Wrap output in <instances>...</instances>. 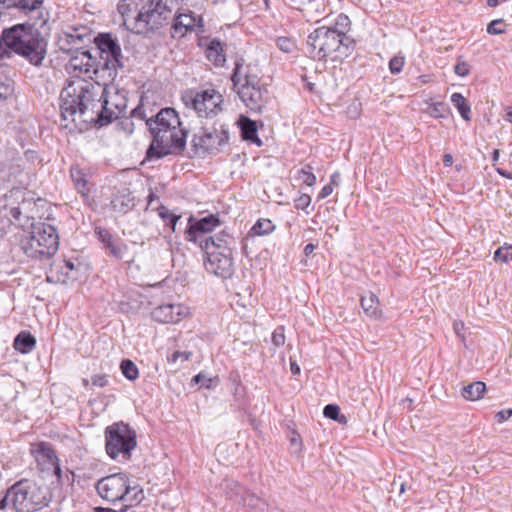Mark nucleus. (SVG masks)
<instances>
[{
  "mask_svg": "<svg viewBox=\"0 0 512 512\" xmlns=\"http://www.w3.org/2000/svg\"><path fill=\"white\" fill-rule=\"evenodd\" d=\"M113 81L92 83L74 80L60 93V115L62 121L77 127L81 123L103 127L123 116L127 109V91L112 84Z\"/></svg>",
  "mask_w": 512,
  "mask_h": 512,
  "instance_id": "nucleus-1",
  "label": "nucleus"
},
{
  "mask_svg": "<svg viewBox=\"0 0 512 512\" xmlns=\"http://www.w3.org/2000/svg\"><path fill=\"white\" fill-rule=\"evenodd\" d=\"M46 48L47 42L37 28L31 24H16L2 31L0 60L10 58L14 52L39 66L46 56Z\"/></svg>",
  "mask_w": 512,
  "mask_h": 512,
  "instance_id": "nucleus-2",
  "label": "nucleus"
},
{
  "mask_svg": "<svg viewBox=\"0 0 512 512\" xmlns=\"http://www.w3.org/2000/svg\"><path fill=\"white\" fill-rule=\"evenodd\" d=\"M230 79L233 92L244 106L252 113L261 114L269 101V91L260 69L239 56L234 61Z\"/></svg>",
  "mask_w": 512,
  "mask_h": 512,
  "instance_id": "nucleus-3",
  "label": "nucleus"
},
{
  "mask_svg": "<svg viewBox=\"0 0 512 512\" xmlns=\"http://www.w3.org/2000/svg\"><path fill=\"white\" fill-rule=\"evenodd\" d=\"M52 500L49 488L42 482L23 478L9 487L0 499V509L9 505L15 512H37Z\"/></svg>",
  "mask_w": 512,
  "mask_h": 512,
  "instance_id": "nucleus-4",
  "label": "nucleus"
},
{
  "mask_svg": "<svg viewBox=\"0 0 512 512\" xmlns=\"http://www.w3.org/2000/svg\"><path fill=\"white\" fill-rule=\"evenodd\" d=\"M355 41L351 37L340 36L328 26H320L307 37L306 45L310 56L319 61L329 58L342 61L355 49Z\"/></svg>",
  "mask_w": 512,
  "mask_h": 512,
  "instance_id": "nucleus-5",
  "label": "nucleus"
},
{
  "mask_svg": "<svg viewBox=\"0 0 512 512\" xmlns=\"http://www.w3.org/2000/svg\"><path fill=\"white\" fill-rule=\"evenodd\" d=\"M98 495L105 501H118L139 505L145 494L140 485H131L130 477L125 472H118L99 479L95 485Z\"/></svg>",
  "mask_w": 512,
  "mask_h": 512,
  "instance_id": "nucleus-6",
  "label": "nucleus"
},
{
  "mask_svg": "<svg viewBox=\"0 0 512 512\" xmlns=\"http://www.w3.org/2000/svg\"><path fill=\"white\" fill-rule=\"evenodd\" d=\"M95 43V55L100 64L97 70L101 75V80L114 81L118 74V69L124 66L123 55L119 41L112 33H98L93 38Z\"/></svg>",
  "mask_w": 512,
  "mask_h": 512,
  "instance_id": "nucleus-7",
  "label": "nucleus"
},
{
  "mask_svg": "<svg viewBox=\"0 0 512 512\" xmlns=\"http://www.w3.org/2000/svg\"><path fill=\"white\" fill-rule=\"evenodd\" d=\"M23 252L30 258H51L59 248V236L54 226L47 223L32 224V231L21 241Z\"/></svg>",
  "mask_w": 512,
  "mask_h": 512,
  "instance_id": "nucleus-8",
  "label": "nucleus"
},
{
  "mask_svg": "<svg viewBox=\"0 0 512 512\" xmlns=\"http://www.w3.org/2000/svg\"><path fill=\"white\" fill-rule=\"evenodd\" d=\"M229 126L216 120L211 127L202 126L191 138V150L195 156L217 155L229 143Z\"/></svg>",
  "mask_w": 512,
  "mask_h": 512,
  "instance_id": "nucleus-9",
  "label": "nucleus"
},
{
  "mask_svg": "<svg viewBox=\"0 0 512 512\" xmlns=\"http://www.w3.org/2000/svg\"><path fill=\"white\" fill-rule=\"evenodd\" d=\"M105 449L107 455L116 460L121 456L123 461L131 459L132 451L137 446L136 431L123 421L115 422L105 428Z\"/></svg>",
  "mask_w": 512,
  "mask_h": 512,
  "instance_id": "nucleus-10",
  "label": "nucleus"
},
{
  "mask_svg": "<svg viewBox=\"0 0 512 512\" xmlns=\"http://www.w3.org/2000/svg\"><path fill=\"white\" fill-rule=\"evenodd\" d=\"M188 130L182 126L166 130L162 133L155 131L151 135V143L146 150L145 159L158 160L168 155H182L186 148Z\"/></svg>",
  "mask_w": 512,
  "mask_h": 512,
  "instance_id": "nucleus-11",
  "label": "nucleus"
},
{
  "mask_svg": "<svg viewBox=\"0 0 512 512\" xmlns=\"http://www.w3.org/2000/svg\"><path fill=\"white\" fill-rule=\"evenodd\" d=\"M182 101L187 108L193 109L199 117L210 118L222 111L223 96L215 89L188 90L182 94Z\"/></svg>",
  "mask_w": 512,
  "mask_h": 512,
  "instance_id": "nucleus-12",
  "label": "nucleus"
},
{
  "mask_svg": "<svg viewBox=\"0 0 512 512\" xmlns=\"http://www.w3.org/2000/svg\"><path fill=\"white\" fill-rule=\"evenodd\" d=\"M71 57L66 69L76 80H85L82 76L95 79L93 83L101 82V75L98 73L100 64L97 61V56H94L89 50H81L70 52Z\"/></svg>",
  "mask_w": 512,
  "mask_h": 512,
  "instance_id": "nucleus-13",
  "label": "nucleus"
},
{
  "mask_svg": "<svg viewBox=\"0 0 512 512\" xmlns=\"http://www.w3.org/2000/svg\"><path fill=\"white\" fill-rule=\"evenodd\" d=\"M172 11L167 7V0H150L142 11L135 31L138 33L155 31L171 18Z\"/></svg>",
  "mask_w": 512,
  "mask_h": 512,
  "instance_id": "nucleus-14",
  "label": "nucleus"
},
{
  "mask_svg": "<svg viewBox=\"0 0 512 512\" xmlns=\"http://www.w3.org/2000/svg\"><path fill=\"white\" fill-rule=\"evenodd\" d=\"M172 17L170 35L173 39H182L188 34H202L205 32L204 21L201 15L191 10L177 11Z\"/></svg>",
  "mask_w": 512,
  "mask_h": 512,
  "instance_id": "nucleus-15",
  "label": "nucleus"
},
{
  "mask_svg": "<svg viewBox=\"0 0 512 512\" xmlns=\"http://www.w3.org/2000/svg\"><path fill=\"white\" fill-rule=\"evenodd\" d=\"M92 30L86 25L68 26L59 36L57 44L62 52L81 51L92 43Z\"/></svg>",
  "mask_w": 512,
  "mask_h": 512,
  "instance_id": "nucleus-16",
  "label": "nucleus"
},
{
  "mask_svg": "<svg viewBox=\"0 0 512 512\" xmlns=\"http://www.w3.org/2000/svg\"><path fill=\"white\" fill-rule=\"evenodd\" d=\"M220 224L221 221L217 214H209L200 219L191 215L188 218L184 237L188 242L200 245V240L207 238L206 234L212 232L215 228L219 227Z\"/></svg>",
  "mask_w": 512,
  "mask_h": 512,
  "instance_id": "nucleus-17",
  "label": "nucleus"
},
{
  "mask_svg": "<svg viewBox=\"0 0 512 512\" xmlns=\"http://www.w3.org/2000/svg\"><path fill=\"white\" fill-rule=\"evenodd\" d=\"M206 259L204 266L207 272L223 279H228L234 274L232 252L204 251Z\"/></svg>",
  "mask_w": 512,
  "mask_h": 512,
  "instance_id": "nucleus-18",
  "label": "nucleus"
},
{
  "mask_svg": "<svg viewBox=\"0 0 512 512\" xmlns=\"http://www.w3.org/2000/svg\"><path fill=\"white\" fill-rule=\"evenodd\" d=\"M146 126L150 135L155 134V131L162 133L163 130L176 129L182 126L178 112L172 107L160 109V111L146 120Z\"/></svg>",
  "mask_w": 512,
  "mask_h": 512,
  "instance_id": "nucleus-19",
  "label": "nucleus"
},
{
  "mask_svg": "<svg viewBox=\"0 0 512 512\" xmlns=\"http://www.w3.org/2000/svg\"><path fill=\"white\" fill-rule=\"evenodd\" d=\"M150 0H120L117 9L123 17L124 24L136 30L137 24L142 19V11L145 8V4Z\"/></svg>",
  "mask_w": 512,
  "mask_h": 512,
  "instance_id": "nucleus-20",
  "label": "nucleus"
},
{
  "mask_svg": "<svg viewBox=\"0 0 512 512\" xmlns=\"http://www.w3.org/2000/svg\"><path fill=\"white\" fill-rule=\"evenodd\" d=\"M95 233L110 256L118 260L124 259L128 246L122 240L114 238L105 228L97 227Z\"/></svg>",
  "mask_w": 512,
  "mask_h": 512,
  "instance_id": "nucleus-21",
  "label": "nucleus"
},
{
  "mask_svg": "<svg viewBox=\"0 0 512 512\" xmlns=\"http://www.w3.org/2000/svg\"><path fill=\"white\" fill-rule=\"evenodd\" d=\"M187 314V309L181 305L163 304L154 308L152 318L159 323H177Z\"/></svg>",
  "mask_w": 512,
  "mask_h": 512,
  "instance_id": "nucleus-22",
  "label": "nucleus"
},
{
  "mask_svg": "<svg viewBox=\"0 0 512 512\" xmlns=\"http://www.w3.org/2000/svg\"><path fill=\"white\" fill-rule=\"evenodd\" d=\"M235 243L234 238L222 231L215 236H208L204 240H200V248L202 251H221L232 252V245Z\"/></svg>",
  "mask_w": 512,
  "mask_h": 512,
  "instance_id": "nucleus-23",
  "label": "nucleus"
},
{
  "mask_svg": "<svg viewBox=\"0 0 512 512\" xmlns=\"http://www.w3.org/2000/svg\"><path fill=\"white\" fill-rule=\"evenodd\" d=\"M225 43L219 38H213L205 48L207 60L216 67H224L226 63Z\"/></svg>",
  "mask_w": 512,
  "mask_h": 512,
  "instance_id": "nucleus-24",
  "label": "nucleus"
},
{
  "mask_svg": "<svg viewBox=\"0 0 512 512\" xmlns=\"http://www.w3.org/2000/svg\"><path fill=\"white\" fill-rule=\"evenodd\" d=\"M243 140L256 144L258 147L262 145L261 139L258 137L257 122L251 120L245 115H240L237 121Z\"/></svg>",
  "mask_w": 512,
  "mask_h": 512,
  "instance_id": "nucleus-25",
  "label": "nucleus"
},
{
  "mask_svg": "<svg viewBox=\"0 0 512 512\" xmlns=\"http://www.w3.org/2000/svg\"><path fill=\"white\" fill-rule=\"evenodd\" d=\"M110 204L113 211L121 214L127 213L135 205L134 197L127 188L117 191V193L113 195Z\"/></svg>",
  "mask_w": 512,
  "mask_h": 512,
  "instance_id": "nucleus-26",
  "label": "nucleus"
},
{
  "mask_svg": "<svg viewBox=\"0 0 512 512\" xmlns=\"http://www.w3.org/2000/svg\"><path fill=\"white\" fill-rule=\"evenodd\" d=\"M220 489L236 504L239 503V500H243V494L246 493V488L233 479H224L220 484Z\"/></svg>",
  "mask_w": 512,
  "mask_h": 512,
  "instance_id": "nucleus-27",
  "label": "nucleus"
},
{
  "mask_svg": "<svg viewBox=\"0 0 512 512\" xmlns=\"http://www.w3.org/2000/svg\"><path fill=\"white\" fill-rule=\"evenodd\" d=\"M36 346V339L29 331H21L14 339L13 347L22 354L30 353Z\"/></svg>",
  "mask_w": 512,
  "mask_h": 512,
  "instance_id": "nucleus-28",
  "label": "nucleus"
},
{
  "mask_svg": "<svg viewBox=\"0 0 512 512\" xmlns=\"http://www.w3.org/2000/svg\"><path fill=\"white\" fill-rule=\"evenodd\" d=\"M70 176L77 192L82 196H88L90 189L87 174L79 167L72 166L70 169Z\"/></svg>",
  "mask_w": 512,
  "mask_h": 512,
  "instance_id": "nucleus-29",
  "label": "nucleus"
},
{
  "mask_svg": "<svg viewBox=\"0 0 512 512\" xmlns=\"http://www.w3.org/2000/svg\"><path fill=\"white\" fill-rule=\"evenodd\" d=\"M42 2L43 0H0V7L28 12L39 8Z\"/></svg>",
  "mask_w": 512,
  "mask_h": 512,
  "instance_id": "nucleus-30",
  "label": "nucleus"
},
{
  "mask_svg": "<svg viewBox=\"0 0 512 512\" xmlns=\"http://www.w3.org/2000/svg\"><path fill=\"white\" fill-rule=\"evenodd\" d=\"M485 391L486 384L482 381H476L464 386L461 390V395L466 400L476 401L482 397Z\"/></svg>",
  "mask_w": 512,
  "mask_h": 512,
  "instance_id": "nucleus-31",
  "label": "nucleus"
},
{
  "mask_svg": "<svg viewBox=\"0 0 512 512\" xmlns=\"http://www.w3.org/2000/svg\"><path fill=\"white\" fill-rule=\"evenodd\" d=\"M360 304L367 316L377 318L380 315L379 301L375 294L362 296Z\"/></svg>",
  "mask_w": 512,
  "mask_h": 512,
  "instance_id": "nucleus-32",
  "label": "nucleus"
},
{
  "mask_svg": "<svg viewBox=\"0 0 512 512\" xmlns=\"http://www.w3.org/2000/svg\"><path fill=\"white\" fill-rule=\"evenodd\" d=\"M451 102L458 109L461 117L466 121H470L471 109L466 98L461 93L455 92L451 95Z\"/></svg>",
  "mask_w": 512,
  "mask_h": 512,
  "instance_id": "nucleus-33",
  "label": "nucleus"
},
{
  "mask_svg": "<svg viewBox=\"0 0 512 512\" xmlns=\"http://www.w3.org/2000/svg\"><path fill=\"white\" fill-rule=\"evenodd\" d=\"M36 453L50 465L57 464V462H59V458L50 443L40 442L37 445Z\"/></svg>",
  "mask_w": 512,
  "mask_h": 512,
  "instance_id": "nucleus-34",
  "label": "nucleus"
},
{
  "mask_svg": "<svg viewBox=\"0 0 512 512\" xmlns=\"http://www.w3.org/2000/svg\"><path fill=\"white\" fill-rule=\"evenodd\" d=\"M328 27L330 29L336 31L340 36H343V38L349 37L347 35V33L351 29V21H350V18L346 14L341 13L336 17L334 25L328 26Z\"/></svg>",
  "mask_w": 512,
  "mask_h": 512,
  "instance_id": "nucleus-35",
  "label": "nucleus"
},
{
  "mask_svg": "<svg viewBox=\"0 0 512 512\" xmlns=\"http://www.w3.org/2000/svg\"><path fill=\"white\" fill-rule=\"evenodd\" d=\"M427 114L433 118H446L450 113V108L445 102L431 103L426 110Z\"/></svg>",
  "mask_w": 512,
  "mask_h": 512,
  "instance_id": "nucleus-36",
  "label": "nucleus"
},
{
  "mask_svg": "<svg viewBox=\"0 0 512 512\" xmlns=\"http://www.w3.org/2000/svg\"><path fill=\"white\" fill-rule=\"evenodd\" d=\"M158 215L159 217L165 221L166 225H168L171 228L172 232L176 231V226L178 221L181 219L180 215H176L165 206H160L158 208Z\"/></svg>",
  "mask_w": 512,
  "mask_h": 512,
  "instance_id": "nucleus-37",
  "label": "nucleus"
},
{
  "mask_svg": "<svg viewBox=\"0 0 512 512\" xmlns=\"http://www.w3.org/2000/svg\"><path fill=\"white\" fill-rule=\"evenodd\" d=\"M275 229L270 219H259L251 228V233L258 236L268 235Z\"/></svg>",
  "mask_w": 512,
  "mask_h": 512,
  "instance_id": "nucleus-38",
  "label": "nucleus"
},
{
  "mask_svg": "<svg viewBox=\"0 0 512 512\" xmlns=\"http://www.w3.org/2000/svg\"><path fill=\"white\" fill-rule=\"evenodd\" d=\"M122 374L128 379V380H136L139 376V371L135 363L130 359H124L121 362L120 365Z\"/></svg>",
  "mask_w": 512,
  "mask_h": 512,
  "instance_id": "nucleus-39",
  "label": "nucleus"
},
{
  "mask_svg": "<svg viewBox=\"0 0 512 512\" xmlns=\"http://www.w3.org/2000/svg\"><path fill=\"white\" fill-rule=\"evenodd\" d=\"M313 168L307 164L297 172V179L301 180L307 186H314L316 184V176L312 172Z\"/></svg>",
  "mask_w": 512,
  "mask_h": 512,
  "instance_id": "nucleus-40",
  "label": "nucleus"
},
{
  "mask_svg": "<svg viewBox=\"0 0 512 512\" xmlns=\"http://www.w3.org/2000/svg\"><path fill=\"white\" fill-rule=\"evenodd\" d=\"M62 266L66 269L65 277L61 278L60 276H57L54 278L53 275H48L47 280L49 282H61V283H67L69 279H74L75 277L71 276V272L75 269V264L71 260H62Z\"/></svg>",
  "mask_w": 512,
  "mask_h": 512,
  "instance_id": "nucleus-41",
  "label": "nucleus"
},
{
  "mask_svg": "<svg viewBox=\"0 0 512 512\" xmlns=\"http://www.w3.org/2000/svg\"><path fill=\"white\" fill-rule=\"evenodd\" d=\"M323 414L326 418L339 421H345V416L340 414V408L336 404H327L323 409Z\"/></svg>",
  "mask_w": 512,
  "mask_h": 512,
  "instance_id": "nucleus-42",
  "label": "nucleus"
},
{
  "mask_svg": "<svg viewBox=\"0 0 512 512\" xmlns=\"http://www.w3.org/2000/svg\"><path fill=\"white\" fill-rule=\"evenodd\" d=\"M192 382L195 384H200L201 387L211 389L215 386L217 379L207 377L205 373L200 372L192 378Z\"/></svg>",
  "mask_w": 512,
  "mask_h": 512,
  "instance_id": "nucleus-43",
  "label": "nucleus"
},
{
  "mask_svg": "<svg viewBox=\"0 0 512 512\" xmlns=\"http://www.w3.org/2000/svg\"><path fill=\"white\" fill-rule=\"evenodd\" d=\"M494 260L498 262L508 263L512 260V246L500 247L494 253Z\"/></svg>",
  "mask_w": 512,
  "mask_h": 512,
  "instance_id": "nucleus-44",
  "label": "nucleus"
},
{
  "mask_svg": "<svg viewBox=\"0 0 512 512\" xmlns=\"http://www.w3.org/2000/svg\"><path fill=\"white\" fill-rule=\"evenodd\" d=\"M261 499L254 493L246 489V493L243 494V500H239V505L257 508Z\"/></svg>",
  "mask_w": 512,
  "mask_h": 512,
  "instance_id": "nucleus-45",
  "label": "nucleus"
},
{
  "mask_svg": "<svg viewBox=\"0 0 512 512\" xmlns=\"http://www.w3.org/2000/svg\"><path fill=\"white\" fill-rule=\"evenodd\" d=\"M505 24L503 19H495L487 26V32L491 35H500L505 33Z\"/></svg>",
  "mask_w": 512,
  "mask_h": 512,
  "instance_id": "nucleus-46",
  "label": "nucleus"
},
{
  "mask_svg": "<svg viewBox=\"0 0 512 512\" xmlns=\"http://www.w3.org/2000/svg\"><path fill=\"white\" fill-rule=\"evenodd\" d=\"M405 64V58L403 56H394L389 61V70L392 74H399Z\"/></svg>",
  "mask_w": 512,
  "mask_h": 512,
  "instance_id": "nucleus-47",
  "label": "nucleus"
},
{
  "mask_svg": "<svg viewBox=\"0 0 512 512\" xmlns=\"http://www.w3.org/2000/svg\"><path fill=\"white\" fill-rule=\"evenodd\" d=\"M284 327L278 326L272 333V343L275 347H281L285 344Z\"/></svg>",
  "mask_w": 512,
  "mask_h": 512,
  "instance_id": "nucleus-48",
  "label": "nucleus"
},
{
  "mask_svg": "<svg viewBox=\"0 0 512 512\" xmlns=\"http://www.w3.org/2000/svg\"><path fill=\"white\" fill-rule=\"evenodd\" d=\"M311 204V197L308 194H301L294 200V207L297 210H305Z\"/></svg>",
  "mask_w": 512,
  "mask_h": 512,
  "instance_id": "nucleus-49",
  "label": "nucleus"
},
{
  "mask_svg": "<svg viewBox=\"0 0 512 512\" xmlns=\"http://www.w3.org/2000/svg\"><path fill=\"white\" fill-rule=\"evenodd\" d=\"M454 72L460 77H465L470 72V66L465 61H458V63L454 66Z\"/></svg>",
  "mask_w": 512,
  "mask_h": 512,
  "instance_id": "nucleus-50",
  "label": "nucleus"
},
{
  "mask_svg": "<svg viewBox=\"0 0 512 512\" xmlns=\"http://www.w3.org/2000/svg\"><path fill=\"white\" fill-rule=\"evenodd\" d=\"M192 352L190 351H175L171 356L168 357V362L176 363L178 359H182V361H187L191 358Z\"/></svg>",
  "mask_w": 512,
  "mask_h": 512,
  "instance_id": "nucleus-51",
  "label": "nucleus"
},
{
  "mask_svg": "<svg viewBox=\"0 0 512 512\" xmlns=\"http://www.w3.org/2000/svg\"><path fill=\"white\" fill-rule=\"evenodd\" d=\"M277 46L281 51L289 53L292 50L293 42L287 37H280L277 39Z\"/></svg>",
  "mask_w": 512,
  "mask_h": 512,
  "instance_id": "nucleus-52",
  "label": "nucleus"
},
{
  "mask_svg": "<svg viewBox=\"0 0 512 512\" xmlns=\"http://www.w3.org/2000/svg\"><path fill=\"white\" fill-rule=\"evenodd\" d=\"M284 3L290 7L291 9L297 10L299 12L303 11V7L309 3L311 0H283Z\"/></svg>",
  "mask_w": 512,
  "mask_h": 512,
  "instance_id": "nucleus-53",
  "label": "nucleus"
},
{
  "mask_svg": "<svg viewBox=\"0 0 512 512\" xmlns=\"http://www.w3.org/2000/svg\"><path fill=\"white\" fill-rule=\"evenodd\" d=\"M131 117L132 118H137L139 120H144L145 122H146L147 119L150 118V117H147L145 109H144V107L142 105H138L136 108H134L131 111Z\"/></svg>",
  "mask_w": 512,
  "mask_h": 512,
  "instance_id": "nucleus-54",
  "label": "nucleus"
},
{
  "mask_svg": "<svg viewBox=\"0 0 512 512\" xmlns=\"http://www.w3.org/2000/svg\"><path fill=\"white\" fill-rule=\"evenodd\" d=\"M119 125L121 126L122 130L128 135L132 134L134 131V123L130 118H125L119 123Z\"/></svg>",
  "mask_w": 512,
  "mask_h": 512,
  "instance_id": "nucleus-55",
  "label": "nucleus"
},
{
  "mask_svg": "<svg viewBox=\"0 0 512 512\" xmlns=\"http://www.w3.org/2000/svg\"><path fill=\"white\" fill-rule=\"evenodd\" d=\"M91 382L94 386L105 387L108 384L106 375H94L91 377Z\"/></svg>",
  "mask_w": 512,
  "mask_h": 512,
  "instance_id": "nucleus-56",
  "label": "nucleus"
},
{
  "mask_svg": "<svg viewBox=\"0 0 512 512\" xmlns=\"http://www.w3.org/2000/svg\"><path fill=\"white\" fill-rule=\"evenodd\" d=\"M511 416H512V409L509 408V409H504V410L499 411L496 414L495 418H496L497 422L502 423V422L508 420Z\"/></svg>",
  "mask_w": 512,
  "mask_h": 512,
  "instance_id": "nucleus-57",
  "label": "nucleus"
},
{
  "mask_svg": "<svg viewBox=\"0 0 512 512\" xmlns=\"http://www.w3.org/2000/svg\"><path fill=\"white\" fill-rule=\"evenodd\" d=\"M333 192V187L331 186V184H327L325 185L319 192L318 194V200H322V199H325L326 197H328L329 195H331V193Z\"/></svg>",
  "mask_w": 512,
  "mask_h": 512,
  "instance_id": "nucleus-58",
  "label": "nucleus"
},
{
  "mask_svg": "<svg viewBox=\"0 0 512 512\" xmlns=\"http://www.w3.org/2000/svg\"><path fill=\"white\" fill-rule=\"evenodd\" d=\"M51 466L53 467L54 475L57 478L58 484L62 485L63 484V480H62V469L60 467V463L57 462V464H53Z\"/></svg>",
  "mask_w": 512,
  "mask_h": 512,
  "instance_id": "nucleus-59",
  "label": "nucleus"
},
{
  "mask_svg": "<svg viewBox=\"0 0 512 512\" xmlns=\"http://www.w3.org/2000/svg\"><path fill=\"white\" fill-rule=\"evenodd\" d=\"M9 214L14 221L21 223L22 212L19 207H12Z\"/></svg>",
  "mask_w": 512,
  "mask_h": 512,
  "instance_id": "nucleus-60",
  "label": "nucleus"
},
{
  "mask_svg": "<svg viewBox=\"0 0 512 512\" xmlns=\"http://www.w3.org/2000/svg\"><path fill=\"white\" fill-rule=\"evenodd\" d=\"M290 442H291V446L294 447L296 451L301 449L302 443L300 440V436L298 434L294 433Z\"/></svg>",
  "mask_w": 512,
  "mask_h": 512,
  "instance_id": "nucleus-61",
  "label": "nucleus"
},
{
  "mask_svg": "<svg viewBox=\"0 0 512 512\" xmlns=\"http://www.w3.org/2000/svg\"><path fill=\"white\" fill-rule=\"evenodd\" d=\"M331 186L333 187L334 185L335 186H338L340 184V173L339 172H334L331 177H330V183Z\"/></svg>",
  "mask_w": 512,
  "mask_h": 512,
  "instance_id": "nucleus-62",
  "label": "nucleus"
},
{
  "mask_svg": "<svg viewBox=\"0 0 512 512\" xmlns=\"http://www.w3.org/2000/svg\"><path fill=\"white\" fill-rule=\"evenodd\" d=\"M315 249H316V245L315 244L308 243L304 247V254H305V256H310L314 252Z\"/></svg>",
  "mask_w": 512,
  "mask_h": 512,
  "instance_id": "nucleus-63",
  "label": "nucleus"
},
{
  "mask_svg": "<svg viewBox=\"0 0 512 512\" xmlns=\"http://www.w3.org/2000/svg\"><path fill=\"white\" fill-rule=\"evenodd\" d=\"M504 120L510 122L512 124V106L505 108V113L503 115Z\"/></svg>",
  "mask_w": 512,
  "mask_h": 512,
  "instance_id": "nucleus-64",
  "label": "nucleus"
}]
</instances>
